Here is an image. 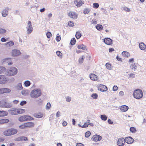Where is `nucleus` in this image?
<instances>
[{
  "label": "nucleus",
  "mask_w": 146,
  "mask_h": 146,
  "mask_svg": "<svg viewBox=\"0 0 146 146\" xmlns=\"http://www.w3.org/2000/svg\"><path fill=\"white\" fill-rule=\"evenodd\" d=\"M42 94L41 90L40 88H36L32 90L30 93L31 98H36Z\"/></svg>",
  "instance_id": "1"
},
{
  "label": "nucleus",
  "mask_w": 146,
  "mask_h": 146,
  "mask_svg": "<svg viewBox=\"0 0 146 146\" xmlns=\"http://www.w3.org/2000/svg\"><path fill=\"white\" fill-rule=\"evenodd\" d=\"M17 69L15 67H12L7 70L6 74L8 76H13L17 73Z\"/></svg>",
  "instance_id": "2"
},
{
  "label": "nucleus",
  "mask_w": 146,
  "mask_h": 146,
  "mask_svg": "<svg viewBox=\"0 0 146 146\" xmlns=\"http://www.w3.org/2000/svg\"><path fill=\"white\" fill-rule=\"evenodd\" d=\"M133 95L135 98L137 99H140L143 97V92L140 89H136L133 92Z\"/></svg>",
  "instance_id": "3"
},
{
  "label": "nucleus",
  "mask_w": 146,
  "mask_h": 146,
  "mask_svg": "<svg viewBox=\"0 0 146 146\" xmlns=\"http://www.w3.org/2000/svg\"><path fill=\"white\" fill-rule=\"evenodd\" d=\"M17 130L14 128H11L5 131L4 132V134L6 136H9L16 134Z\"/></svg>",
  "instance_id": "4"
},
{
  "label": "nucleus",
  "mask_w": 146,
  "mask_h": 146,
  "mask_svg": "<svg viewBox=\"0 0 146 146\" xmlns=\"http://www.w3.org/2000/svg\"><path fill=\"white\" fill-rule=\"evenodd\" d=\"M33 120V117L29 115H24L20 117L19 118V121L21 122Z\"/></svg>",
  "instance_id": "5"
},
{
  "label": "nucleus",
  "mask_w": 146,
  "mask_h": 146,
  "mask_svg": "<svg viewBox=\"0 0 146 146\" xmlns=\"http://www.w3.org/2000/svg\"><path fill=\"white\" fill-rule=\"evenodd\" d=\"M27 29V33L28 34H30L33 31V28L32 27V23L31 21L28 22L27 26L26 27Z\"/></svg>",
  "instance_id": "6"
},
{
  "label": "nucleus",
  "mask_w": 146,
  "mask_h": 146,
  "mask_svg": "<svg viewBox=\"0 0 146 146\" xmlns=\"http://www.w3.org/2000/svg\"><path fill=\"white\" fill-rule=\"evenodd\" d=\"M0 106L3 108H10L12 106V104L11 103L5 102H1Z\"/></svg>",
  "instance_id": "7"
},
{
  "label": "nucleus",
  "mask_w": 146,
  "mask_h": 146,
  "mask_svg": "<svg viewBox=\"0 0 146 146\" xmlns=\"http://www.w3.org/2000/svg\"><path fill=\"white\" fill-rule=\"evenodd\" d=\"M11 10V9L7 7L3 9L2 12L1 14L3 17H6L8 14V11Z\"/></svg>",
  "instance_id": "8"
},
{
  "label": "nucleus",
  "mask_w": 146,
  "mask_h": 146,
  "mask_svg": "<svg viewBox=\"0 0 146 146\" xmlns=\"http://www.w3.org/2000/svg\"><path fill=\"white\" fill-rule=\"evenodd\" d=\"M125 142V139L123 137L119 138L117 141V145L119 146H123Z\"/></svg>",
  "instance_id": "9"
},
{
  "label": "nucleus",
  "mask_w": 146,
  "mask_h": 146,
  "mask_svg": "<svg viewBox=\"0 0 146 146\" xmlns=\"http://www.w3.org/2000/svg\"><path fill=\"white\" fill-rule=\"evenodd\" d=\"M7 78L5 75L0 76V84H4L7 81Z\"/></svg>",
  "instance_id": "10"
},
{
  "label": "nucleus",
  "mask_w": 146,
  "mask_h": 146,
  "mask_svg": "<svg viewBox=\"0 0 146 146\" xmlns=\"http://www.w3.org/2000/svg\"><path fill=\"white\" fill-rule=\"evenodd\" d=\"M21 53L20 51L17 49H14L12 50V54L13 56H17L19 55Z\"/></svg>",
  "instance_id": "11"
},
{
  "label": "nucleus",
  "mask_w": 146,
  "mask_h": 146,
  "mask_svg": "<svg viewBox=\"0 0 146 146\" xmlns=\"http://www.w3.org/2000/svg\"><path fill=\"white\" fill-rule=\"evenodd\" d=\"M113 40L110 38H106L104 39V42L107 45H111L113 44Z\"/></svg>",
  "instance_id": "12"
},
{
  "label": "nucleus",
  "mask_w": 146,
  "mask_h": 146,
  "mask_svg": "<svg viewBox=\"0 0 146 146\" xmlns=\"http://www.w3.org/2000/svg\"><path fill=\"white\" fill-rule=\"evenodd\" d=\"M125 142L129 144H132L134 141L133 139L131 137H126L125 139Z\"/></svg>",
  "instance_id": "13"
},
{
  "label": "nucleus",
  "mask_w": 146,
  "mask_h": 146,
  "mask_svg": "<svg viewBox=\"0 0 146 146\" xmlns=\"http://www.w3.org/2000/svg\"><path fill=\"white\" fill-rule=\"evenodd\" d=\"M108 89L107 87L106 86L101 85L100 87L98 88V90L102 92L106 91Z\"/></svg>",
  "instance_id": "14"
},
{
  "label": "nucleus",
  "mask_w": 146,
  "mask_h": 146,
  "mask_svg": "<svg viewBox=\"0 0 146 146\" xmlns=\"http://www.w3.org/2000/svg\"><path fill=\"white\" fill-rule=\"evenodd\" d=\"M28 140L27 138L24 136H20L15 139L16 141H27Z\"/></svg>",
  "instance_id": "15"
},
{
  "label": "nucleus",
  "mask_w": 146,
  "mask_h": 146,
  "mask_svg": "<svg viewBox=\"0 0 146 146\" xmlns=\"http://www.w3.org/2000/svg\"><path fill=\"white\" fill-rule=\"evenodd\" d=\"M92 138L93 141H97L100 140L102 139V137L98 135H94Z\"/></svg>",
  "instance_id": "16"
},
{
  "label": "nucleus",
  "mask_w": 146,
  "mask_h": 146,
  "mask_svg": "<svg viewBox=\"0 0 146 146\" xmlns=\"http://www.w3.org/2000/svg\"><path fill=\"white\" fill-rule=\"evenodd\" d=\"M11 60V58H7L3 60V62L6 63H8L9 65H11L13 64Z\"/></svg>",
  "instance_id": "17"
},
{
  "label": "nucleus",
  "mask_w": 146,
  "mask_h": 146,
  "mask_svg": "<svg viewBox=\"0 0 146 146\" xmlns=\"http://www.w3.org/2000/svg\"><path fill=\"white\" fill-rule=\"evenodd\" d=\"M68 15L72 18L74 19L77 17L76 14L73 12H69L68 13Z\"/></svg>",
  "instance_id": "18"
},
{
  "label": "nucleus",
  "mask_w": 146,
  "mask_h": 146,
  "mask_svg": "<svg viewBox=\"0 0 146 146\" xmlns=\"http://www.w3.org/2000/svg\"><path fill=\"white\" fill-rule=\"evenodd\" d=\"M17 109L13 108L11 110H9L8 111L10 114L12 115L17 114Z\"/></svg>",
  "instance_id": "19"
},
{
  "label": "nucleus",
  "mask_w": 146,
  "mask_h": 146,
  "mask_svg": "<svg viewBox=\"0 0 146 146\" xmlns=\"http://www.w3.org/2000/svg\"><path fill=\"white\" fill-rule=\"evenodd\" d=\"M89 76L91 80H92L95 81L97 80V76L94 74H90Z\"/></svg>",
  "instance_id": "20"
},
{
  "label": "nucleus",
  "mask_w": 146,
  "mask_h": 146,
  "mask_svg": "<svg viewBox=\"0 0 146 146\" xmlns=\"http://www.w3.org/2000/svg\"><path fill=\"white\" fill-rule=\"evenodd\" d=\"M25 126L26 127H31L34 125V124L32 122H29L25 123Z\"/></svg>",
  "instance_id": "21"
},
{
  "label": "nucleus",
  "mask_w": 146,
  "mask_h": 146,
  "mask_svg": "<svg viewBox=\"0 0 146 146\" xmlns=\"http://www.w3.org/2000/svg\"><path fill=\"white\" fill-rule=\"evenodd\" d=\"M120 110L123 112L126 111L128 109V107L126 105H123L120 107Z\"/></svg>",
  "instance_id": "22"
},
{
  "label": "nucleus",
  "mask_w": 146,
  "mask_h": 146,
  "mask_svg": "<svg viewBox=\"0 0 146 146\" xmlns=\"http://www.w3.org/2000/svg\"><path fill=\"white\" fill-rule=\"evenodd\" d=\"M140 48L142 50H144L146 48V45L143 42H141L139 44Z\"/></svg>",
  "instance_id": "23"
},
{
  "label": "nucleus",
  "mask_w": 146,
  "mask_h": 146,
  "mask_svg": "<svg viewBox=\"0 0 146 146\" xmlns=\"http://www.w3.org/2000/svg\"><path fill=\"white\" fill-rule=\"evenodd\" d=\"M8 114V113L5 111H0V117L7 116Z\"/></svg>",
  "instance_id": "24"
},
{
  "label": "nucleus",
  "mask_w": 146,
  "mask_h": 146,
  "mask_svg": "<svg viewBox=\"0 0 146 146\" xmlns=\"http://www.w3.org/2000/svg\"><path fill=\"white\" fill-rule=\"evenodd\" d=\"M2 94L6 93H9L11 92V90L10 89L8 88H2Z\"/></svg>",
  "instance_id": "25"
},
{
  "label": "nucleus",
  "mask_w": 146,
  "mask_h": 146,
  "mask_svg": "<svg viewBox=\"0 0 146 146\" xmlns=\"http://www.w3.org/2000/svg\"><path fill=\"white\" fill-rule=\"evenodd\" d=\"M77 47L79 49H82L84 50H86L87 49L86 46L83 44L78 45Z\"/></svg>",
  "instance_id": "26"
},
{
  "label": "nucleus",
  "mask_w": 146,
  "mask_h": 146,
  "mask_svg": "<svg viewBox=\"0 0 146 146\" xmlns=\"http://www.w3.org/2000/svg\"><path fill=\"white\" fill-rule=\"evenodd\" d=\"M34 115L36 118H41L43 116V115L40 113H39L34 114Z\"/></svg>",
  "instance_id": "27"
},
{
  "label": "nucleus",
  "mask_w": 146,
  "mask_h": 146,
  "mask_svg": "<svg viewBox=\"0 0 146 146\" xmlns=\"http://www.w3.org/2000/svg\"><path fill=\"white\" fill-rule=\"evenodd\" d=\"M76 2L77 3L76 6L78 7H80L82 4H84V1L81 0H80L79 1H76Z\"/></svg>",
  "instance_id": "28"
},
{
  "label": "nucleus",
  "mask_w": 146,
  "mask_h": 146,
  "mask_svg": "<svg viewBox=\"0 0 146 146\" xmlns=\"http://www.w3.org/2000/svg\"><path fill=\"white\" fill-rule=\"evenodd\" d=\"M121 54L124 57H128L129 56V53L127 51H123Z\"/></svg>",
  "instance_id": "29"
},
{
  "label": "nucleus",
  "mask_w": 146,
  "mask_h": 146,
  "mask_svg": "<svg viewBox=\"0 0 146 146\" xmlns=\"http://www.w3.org/2000/svg\"><path fill=\"white\" fill-rule=\"evenodd\" d=\"M90 11L91 9H90L88 8H85L84 9L83 11V13L85 14H88Z\"/></svg>",
  "instance_id": "30"
},
{
  "label": "nucleus",
  "mask_w": 146,
  "mask_h": 146,
  "mask_svg": "<svg viewBox=\"0 0 146 146\" xmlns=\"http://www.w3.org/2000/svg\"><path fill=\"white\" fill-rule=\"evenodd\" d=\"M9 121V119H4L0 120V124H3L7 123Z\"/></svg>",
  "instance_id": "31"
},
{
  "label": "nucleus",
  "mask_w": 146,
  "mask_h": 146,
  "mask_svg": "<svg viewBox=\"0 0 146 146\" xmlns=\"http://www.w3.org/2000/svg\"><path fill=\"white\" fill-rule=\"evenodd\" d=\"M96 28L98 31H101L103 29V27L102 25L100 24H98L96 26Z\"/></svg>",
  "instance_id": "32"
},
{
  "label": "nucleus",
  "mask_w": 146,
  "mask_h": 146,
  "mask_svg": "<svg viewBox=\"0 0 146 146\" xmlns=\"http://www.w3.org/2000/svg\"><path fill=\"white\" fill-rule=\"evenodd\" d=\"M5 44L9 46H13L14 45V43L13 41H10L5 43Z\"/></svg>",
  "instance_id": "33"
},
{
  "label": "nucleus",
  "mask_w": 146,
  "mask_h": 146,
  "mask_svg": "<svg viewBox=\"0 0 146 146\" xmlns=\"http://www.w3.org/2000/svg\"><path fill=\"white\" fill-rule=\"evenodd\" d=\"M130 68L132 70H133L134 71H135L137 69V66L135 64H133L131 65Z\"/></svg>",
  "instance_id": "34"
},
{
  "label": "nucleus",
  "mask_w": 146,
  "mask_h": 146,
  "mask_svg": "<svg viewBox=\"0 0 146 146\" xmlns=\"http://www.w3.org/2000/svg\"><path fill=\"white\" fill-rule=\"evenodd\" d=\"M100 118L102 120L105 121L107 120V117L104 114L101 115Z\"/></svg>",
  "instance_id": "35"
},
{
  "label": "nucleus",
  "mask_w": 146,
  "mask_h": 146,
  "mask_svg": "<svg viewBox=\"0 0 146 146\" xmlns=\"http://www.w3.org/2000/svg\"><path fill=\"white\" fill-rule=\"evenodd\" d=\"M17 114H21L25 111V110L22 109H17Z\"/></svg>",
  "instance_id": "36"
},
{
  "label": "nucleus",
  "mask_w": 146,
  "mask_h": 146,
  "mask_svg": "<svg viewBox=\"0 0 146 146\" xmlns=\"http://www.w3.org/2000/svg\"><path fill=\"white\" fill-rule=\"evenodd\" d=\"M24 84L25 86L28 87L31 85V82L29 80H27L25 82Z\"/></svg>",
  "instance_id": "37"
},
{
  "label": "nucleus",
  "mask_w": 146,
  "mask_h": 146,
  "mask_svg": "<svg viewBox=\"0 0 146 146\" xmlns=\"http://www.w3.org/2000/svg\"><path fill=\"white\" fill-rule=\"evenodd\" d=\"M85 58V57L84 56H82L80 57L79 59V62L80 63H82L83 62Z\"/></svg>",
  "instance_id": "38"
},
{
  "label": "nucleus",
  "mask_w": 146,
  "mask_h": 146,
  "mask_svg": "<svg viewBox=\"0 0 146 146\" xmlns=\"http://www.w3.org/2000/svg\"><path fill=\"white\" fill-rule=\"evenodd\" d=\"M76 42V40L74 38H72L71 40L70 44L72 45H74Z\"/></svg>",
  "instance_id": "39"
},
{
  "label": "nucleus",
  "mask_w": 146,
  "mask_h": 146,
  "mask_svg": "<svg viewBox=\"0 0 146 146\" xmlns=\"http://www.w3.org/2000/svg\"><path fill=\"white\" fill-rule=\"evenodd\" d=\"M130 131L132 133H135L136 131V129L134 127H131L130 128Z\"/></svg>",
  "instance_id": "40"
},
{
  "label": "nucleus",
  "mask_w": 146,
  "mask_h": 146,
  "mask_svg": "<svg viewBox=\"0 0 146 146\" xmlns=\"http://www.w3.org/2000/svg\"><path fill=\"white\" fill-rule=\"evenodd\" d=\"M75 36L77 38L79 39L81 37V35L80 32H78L76 33Z\"/></svg>",
  "instance_id": "41"
},
{
  "label": "nucleus",
  "mask_w": 146,
  "mask_h": 146,
  "mask_svg": "<svg viewBox=\"0 0 146 146\" xmlns=\"http://www.w3.org/2000/svg\"><path fill=\"white\" fill-rule=\"evenodd\" d=\"M107 68L109 70H111V64L109 63H107L106 64Z\"/></svg>",
  "instance_id": "42"
},
{
  "label": "nucleus",
  "mask_w": 146,
  "mask_h": 146,
  "mask_svg": "<svg viewBox=\"0 0 146 146\" xmlns=\"http://www.w3.org/2000/svg\"><path fill=\"white\" fill-rule=\"evenodd\" d=\"M91 97L93 99H96L98 98V95L96 93H94L92 95Z\"/></svg>",
  "instance_id": "43"
},
{
  "label": "nucleus",
  "mask_w": 146,
  "mask_h": 146,
  "mask_svg": "<svg viewBox=\"0 0 146 146\" xmlns=\"http://www.w3.org/2000/svg\"><path fill=\"white\" fill-rule=\"evenodd\" d=\"M5 70V68L2 66H0V74L3 72Z\"/></svg>",
  "instance_id": "44"
},
{
  "label": "nucleus",
  "mask_w": 146,
  "mask_h": 146,
  "mask_svg": "<svg viewBox=\"0 0 146 146\" xmlns=\"http://www.w3.org/2000/svg\"><path fill=\"white\" fill-rule=\"evenodd\" d=\"M51 107V104L50 102H48L46 106V109L47 110H49Z\"/></svg>",
  "instance_id": "45"
},
{
  "label": "nucleus",
  "mask_w": 146,
  "mask_h": 146,
  "mask_svg": "<svg viewBox=\"0 0 146 146\" xmlns=\"http://www.w3.org/2000/svg\"><path fill=\"white\" fill-rule=\"evenodd\" d=\"M91 134V133L90 131H88L86 132L85 134V137H88Z\"/></svg>",
  "instance_id": "46"
},
{
  "label": "nucleus",
  "mask_w": 146,
  "mask_h": 146,
  "mask_svg": "<svg viewBox=\"0 0 146 146\" xmlns=\"http://www.w3.org/2000/svg\"><path fill=\"white\" fill-rule=\"evenodd\" d=\"M93 7L94 8L97 9L98 7H99V5L97 3H94L93 4Z\"/></svg>",
  "instance_id": "47"
},
{
  "label": "nucleus",
  "mask_w": 146,
  "mask_h": 146,
  "mask_svg": "<svg viewBox=\"0 0 146 146\" xmlns=\"http://www.w3.org/2000/svg\"><path fill=\"white\" fill-rule=\"evenodd\" d=\"M6 30L5 29H0V34H3L6 33Z\"/></svg>",
  "instance_id": "48"
},
{
  "label": "nucleus",
  "mask_w": 146,
  "mask_h": 146,
  "mask_svg": "<svg viewBox=\"0 0 146 146\" xmlns=\"http://www.w3.org/2000/svg\"><path fill=\"white\" fill-rule=\"evenodd\" d=\"M22 95L26 96L28 94V92L27 90H23L21 92Z\"/></svg>",
  "instance_id": "49"
},
{
  "label": "nucleus",
  "mask_w": 146,
  "mask_h": 146,
  "mask_svg": "<svg viewBox=\"0 0 146 146\" xmlns=\"http://www.w3.org/2000/svg\"><path fill=\"white\" fill-rule=\"evenodd\" d=\"M56 54L60 58L62 57V53L59 51H56Z\"/></svg>",
  "instance_id": "50"
},
{
  "label": "nucleus",
  "mask_w": 146,
  "mask_h": 146,
  "mask_svg": "<svg viewBox=\"0 0 146 146\" xmlns=\"http://www.w3.org/2000/svg\"><path fill=\"white\" fill-rule=\"evenodd\" d=\"M17 88L19 90H21L23 89V87L22 86L21 83H19L17 85Z\"/></svg>",
  "instance_id": "51"
},
{
  "label": "nucleus",
  "mask_w": 146,
  "mask_h": 146,
  "mask_svg": "<svg viewBox=\"0 0 146 146\" xmlns=\"http://www.w3.org/2000/svg\"><path fill=\"white\" fill-rule=\"evenodd\" d=\"M68 25L70 27H73L74 25V24L72 22L70 21L68 23Z\"/></svg>",
  "instance_id": "52"
},
{
  "label": "nucleus",
  "mask_w": 146,
  "mask_h": 146,
  "mask_svg": "<svg viewBox=\"0 0 146 146\" xmlns=\"http://www.w3.org/2000/svg\"><path fill=\"white\" fill-rule=\"evenodd\" d=\"M88 123L86 122L82 126H81V127L85 128L87 127L88 126Z\"/></svg>",
  "instance_id": "53"
},
{
  "label": "nucleus",
  "mask_w": 146,
  "mask_h": 146,
  "mask_svg": "<svg viewBox=\"0 0 146 146\" xmlns=\"http://www.w3.org/2000/svg\"><path fill=\"white\" fill-rule=\"evenodd\" d=\"M52 34L50 32H48L46 33V36L48 38H49L51 36Z\"/></svg>",
  "instance_id": "54"
},
{
  "label": "nucleus",
  "mask_w": 146,
  "mask_h": 146,
  "mask_svg": "<svg viewBox=\"0 0 146 146\" xmlns=\"http://www.w3.org/2000/svg\"><path fill=\"white\" fill-rule=\"evenodd\" d=\"M71 100V98L69 96H67L66 98V101L68 102H70Z\"/></svg>",
  "instance_id": "55"
},
{
  "label": "nucleus",
  "mask_w": 146,
  "mask_h": 146,
  "mask_svg": "<svg viewBox=\"0 0 146 146\" xmlns=\"http://www.w3.org/2000/svg\"><path fill=\"white\" fill-rule=\"evenodd\" d=\"M123 9L125 11L129 12L130 11V9L129 8L127 7H125L123 8Z\"/></svg>",
  "instance_id": "56"
},
{
  "label": "nucleus",
  "mask_w": 146,
  "mask_h": 146,
  "mask_svg": "<svg viewBox=\"0 0 146 146\" xmlns=\"http://www.w3.org/2000/svg\"><path fill=\"white\" fill-rule=\"evenodd\" d=\"M61 37L59 36H57L56 38V40L57 42L61 40Z\"/></svg>",
  "instance_id": "57"
},
{
  "label": "nucleus",
  "mask_w": 146,
  "mask_h": 146,
  "mask_svg": "<svg viewBox=\"0 0 146 146\" xmlns=\"http://www.w3.org/2000/svg\"><path fill=\"white\" fill-rule=\"evenodd\" d=\"M19 127L21 129H23L26 127L25 126V123H24L23 124L19 126Z\"/></svg>",
  "instance_id": "58"
},
{
  "label": "nucleus",
  "mask_w": 146,
  "mask_h": 146,
  "mask_svg": "<svg viewBox=\"0 0 146 146\" xmlns=\"http://www.w3.org/2000/svg\"><path fill=\"white\" fill-rule=\"evenodd\" d=\"M27 103V102L25 101H23L21 102L20 103V105L21 106H23L25 104Z\"/></svg>",
  "instance_id": "59"
},
{
  "label": "nucleus",
  "mask_w": 146,
  "mask_h": 146,
  "mask_svg": "<svg viewBox=\"0 0 146 146\" xmlns=\"http://www.w3.org/2000/svg\"><path fill=\"white\" fill-rule=\"evenodd\" d=\"M118 87L116 86H114L113 88V90L114 91H115L117 90Z\"/></svg>",
  "instance_id": "60"
},
{
  "label": "nucleus",
  "mask_w": 146,
  "mask_h": 146,
  "mask_svg": "<svg viewBox=\"0 0 146 146\" xmlns=\"http://www.w3.org/2000/svg\"><path fill=\"white\" fill-rule=\"evenodd\" d=\"M129 77L132 78H134L135 77V74H134L131 73L129 74Z\"/></svg>",
  "instance_id": "61"
},
{
  "label": "nucleus",
  "mask_w": 146,
  "mask_h": 146,
  "mask_svg": "<svg viewBox=\"0 0 146 146\" xmlns=\"http://www.w3.org/2000/svg\"><path fill=\"white\" fill-rule=\"evenodd\" d=\"M1 42H5L7 40V39H5V38L3 37L1 38Z\"/></svg>",
  "instance_id": "62"
},
{
  "label": "nucleus",
  "mask_w": 146,
  "mask_h": 146,
  "mask_svg": "<svg viewBox=\"0 0 146 146\" xmlns=\"http://www.w3.org/2000/svg\"><path fill=\"white\" fill-rule=\"evenodd\" d=\"M36 102H38L39 103H42V100L40 98H39L36 100Z\"/></svg>",
  "instance_id": "63"
},
{
  "label": "nucleus",
  "mask_w": 146,
  "mask_h": 146,
  "mask_svg": "<svg viewBox=\"0 0 146 146\" xmlns=\"http://www.w3.org/2000/svg\"><path fill=\"white\" fill-rule=\"evenodd\" d=\"M60 112L59 111H58L57 112V113L56 114V116L57 117H58L60 116Z\"/></svg>",
  "instance_id": "64"
}]
</instances>
